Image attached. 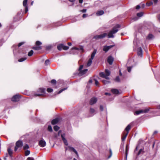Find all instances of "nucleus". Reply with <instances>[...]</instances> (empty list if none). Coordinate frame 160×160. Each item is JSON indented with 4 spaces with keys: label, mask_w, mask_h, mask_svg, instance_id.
Instances as JSON below:
<instances>
[{
    "label": "nucleus",
    "mask_w": 160,
    "mask_h": 160,
    "mask_svg": "<svg viewBox=\"0 0 160 160\" xmlns=\"http://www.w3.org/2000/svg\"><path fill=\"white\" fill-rule=\"evenodd\" d=\"M141 8V6L139 5H138L136 6V9H139Z\"/></svg>",
    "instance_id": "obj_54"
},
{
    "label": "nucleus",
    "mask_w": 160,
    "mask_h": 160,
    "mask_svg": "<svg viewBox=\"0 0 160 160\" xmlns=\"http://www.w3.org/2000/svg\"><path fill=\"white\" fill-rule=\"evenodd\" d=\"M144 13L142 12H141L137 14V16L138 17H141L143 16Z\"/></svg>",
    "instance_id": "obj_29"
},
{
    "label": "nucleus",
    "mask_w": 160,
    "mask_h": 160,
    "mask_svg": "<svg viewBox=\"0 0 160 160\" xmlns=\"http://www.w3.org/2000/svg\"><path fill=\"white\" fill-rule=\"evenodd\" d=\"M132 67H129L127 68V70L129 72H131Z\"/></svg>",
    "instance_id": "obj_49"
},
{
    "label": "nucleus",
    "mask_w": 160,
    "mask_h": 160,
    "mask_svg": "<svg viewBox=\"0 0 160 160\" xmlns=\"http://www.w3.org/2000/svg\"><path fill=\"white\" fill-rule=\"evenodd\" d=\"M138 19V18L137 17H135L134 18H133L132 19V20H133L134 21H136Z\"/></svg>",
    "instance_id": "obj_59"
},
{
    "label": "nucleus",
    "mask_w": 160,
    "mask_h": 160,
    "mask_svg": "<svg viewBox=\"0 0 160 160\" xmlns=\"http://www.w3.org/2000/svg\"><path fill=\"white\" fill-rule=\"evenodd\" d=\"M50 64V62L48 59L46 60L45 62V64L46 66Z\"/></svg>",
    "instance_id": "obj_38"
},
{
    "label": "nucleus",
    "mask_w": 160,
    "mask_h": 160,
    "mask_svg": "<svg viewBox=\"0 0 160 160\" xmlns=\"http://www.w3.org/2000/svg\"><path fill=\"white\" fill-rule=\"evenodd\" d=\"M68 148H69V150L71 151H73L76 154V155H77V156L78 157V154L76 150L74 149V148L72 147H70V146H68Z\"/></svg>",
    "instance_id": "obj_18"
},
{
    "label": "nucleus",
    "mask_w": 160,
    "mask_h": 160,
    "mask_svg": "<svg viewBox=\"0 0 160 160\" xmlns=\"http://www.w3.org/2000/svg\"><path fill=\"white\" fill-rule=\"evenodd\" d=\"M48 131L51 132L52 131V127L51 125L48 126Z\"/></svg>",
    "instance_id": "obj_36"
},
{
    "label": "nucleus",
    "mask_w": 160,
    "mask_h": 160,
    "mask_svg": "<svg viewBox=\"0 0 160 160\" xmlns=\"http://www.w3.org/2000/svg\"><path fill=\"white\" fill-rule=\"evenodd\" d=\"M65 134H63L61 135V138L62 140L63 141L64 144L68 146V142L67 141V140L64 137H65Z\"/></svg>",
    "instance_id": "obj_14"
},
{
    "label": "nucleus",
    "mask_w": 160,
    "mask_h": 160,
    "mask_svg": "<svg viewBox=\"0 0 160 160\" xmlns=\"http://www.w3.org/2000/svg\"><path fill=\"white\" fill-rule=\"evenodd\" d=\"M56 81L55 79H52L51 81V83L53 84H54L56 83Z\"/></svg>",
    "instance_id": "obj_46"
},
{
    "label": "nucleus",
    "mask_w": 160,
    "mask_h": 160,
    "mask_svg": "<svg viewBox=\"0 0 160 160\" xmlns=\"http://www.w3.org/2000/svg\"><path fill=\"white\" fill-rule=\"evenodd\" d=\"M120 27V25L119 24L116 25L112 30L110 31L108 35V38H113L114 36L113 34H115L118 32V30L117 28H119Z\"/></svg>",
    "instance_id": "obj_1"
},
{
    "label": "nucleus",
    "mask_w": 160,
    "mask_h": 160,
    "mask_svg": "<svg viewBox=\"0 0 160 160\" xmlns=\"http://www.w3.org/2000/svg\"><path fill=\"white\" fill-rule=\"evenodd\" d=\"M88 15L87 14H83V15H82V17L83 18H85V17H87L88 16Z\"/></svg>",
    "instance_id": "obj_56"
},
{
    "label": "nucleus",
    "mask_w": 160,
    "mask_h": 160,
    "mask_svg": "<svg viewBox=\"0 0 160 160\" xmlns=\"http://www.w3.org/2000/svg\"><path fill=\"white\" fill-rule=\"evenodd\" d=\"M83 65H81L80 66V67H79V68L78 69V70L80 71H81L82 70V69L83 68Z\"/></svg>",
    "instance_id": "obj_50"
},
{
    "label": "nucleus",
    "mask_w": 160,
    "mask_h": 160,
    "mask_svg": "<svg viewBox=\"0 0 160 160\" xmlns=\"http://www.w3.org/2000/svg\"><path fill=\"white\" fill-rule=\"evenodd\" d=\"M59 127L57 125H56L54 127V130L55 131H57L59 129Z\"/></svg>",
    "instance_id": "obj_35"
},
{
    "label": "nucleus",
    "mask_w": 160,
    "mask_h": 160,
    "mask_svg": "<svg viewBox=\"0 0 160 160\" xmlns=\"http://www.w3.org/2000/svg\"><path fill=\"white\" fill-rule=\"evenodd\" d=\"M33 53V51L32 50H31L28 54V55L29 56H31L32 55Z\"/></svg>",
    "instance_id": "obj_41"
},
{
    "label": "nucleus",
    "mask_w": 160,
    "mask_h": 160,
    "mask_svg": "<svg viewBox=\"0 0 160 160\" xmlns=\"http://www.w3.org/2000/svg\"><path fill=\"white\" fill-rule=\"evenodd\" d=\"M138 55L140 57H142V51L141 48L139 47L137 50Z\"/></svg>",
    "instance_id": "obj_15"
},
{
    "label": "nucleus",
    "mask_w": 160,
    "mask_h": 160,
    "mask_svg": "<svg viewBox=\"0 0 160 160\" xmlns=\"http://www.w3.org/2000/svg\"><path fill=\"white\" fill-rule=\"evenodd\" d=\"M20 97V96L19 94H16L13 97L11 100L14 102H18L19 100Z\"/></svg>",
    "instance_id": "obj_8"
},
{
    "label": "nucleus",
    "mask_w": 160,
    "mask_h": 160,
    "mask_svg": "<svg viewBox=\"0 0 160 160\" xmlns=\"http://www.w3.org/2000/svg\"><path fill=\"white\" fill-rule=\"evenodd\" d=\"M8 151L9 154L11 156L12 153V150L10 148H8Z\"/></svg>",
    "instance_id": "obj_34"
},
{
    "label": "nucleus",
    "mask_w": 160,
    "mask_h": 160,
    "mask_svg": "<svg viewBox=\"0 0 160 160\" xmlns=\"http://www.w3.org/2000/svg\"><path fill=\"white\" fill-rule=\"evenodd\" d=\"M42 44V43L41 42L39 41H38L36 42V44L37 46H39L41 45Z\"/></svg>",
    "instance_id": "obj_42"
},
{
    "label": "nucleus",
    "mask_w": 160,
    "mask_h": 160,
    "mask_svg": "<svg viewBox=\"0 0 160 160\" xmlns=\"http://www.w3.org/2000/svg\"><path fill=\"white\" fill-rule=\"evenodd\" d=\"M97 50H94L93 52L92 53L91 57L90 58V59H93L96 53Z\"/></svg>",
    "instance_id": "obj_25"
},
{
    "label": "nucleus",
    "mask_w": 160,
    "mask_h": 160,
    "mask_svg": "<svg viewBox=\"0 0 160 160\" xmlns=\"http://www.w3.org/2000/svg\"><path fill=\"white\" fill-rule=\"evenodd\" d=\"M99 75L100 77L104 78L106 79H109V78L108 77V76H106L105 75V73L103 72H101L99 73Z\"/></svg>",
    "instance_id": "obj_16"
},
{
    "label": "nucleus",
    "mask_w": 160,
    "mask_h": 160,
    "mask_svg": "<svg viewBox=\"0 0 160 160\" xmlns=\"http://www.w3.org/2000/svg\"><path fill=\"white\" fill-rule=\"evenodd\" d=\"M47 91L49 92H50L53 91V89L51 88H48L47 89Z\"/></svg>",
    "instance_id": "obj_47"
},
{
    "label": "nucleus",
    "mask_w": 160,
    "mask_h": 160,
    "mask_svg": "<svg viewBox=\"0 0 160 160\" xmlns=\"http://www.w3.org/2000/svg\"><path fill=\"white\" fill-rule=\"evenodd\" d=\"M45 89L40 88L38 89L37 92L35 93L34 95L36 96H43L45 94Z\"/></svg>",
    "instance_id": "obj_3"
},
{
    "label": "nucleus",
    "mask_w": 160,
    "mask_h": 160,
    "mask_svg": "<svg viewBox=\"0 0 160 160\" xmlns=\"http://www.w3.org/2000/svg\"><path fill=\"white\" fill-rule=\"evenodd\" d=\"M23 142L22 141L18 140L17 141L15 144L14 148V151H16L18 149L20 150L23 146Z\"/></svg>",
    "instance_id": "obj_2"
},
{
    "label": "nucleus",
    "mask_w": 160,
    "mask_h": 160,
    "mask_svg": "<svg viewBox=\"0 0 160 160\" xmlns=\"http://www.w3.org/2000/svg\"><path fill=\"white\" fill-rule=\"evenodd\" d=\"M144 152V148H143L139 150V151L138 154L137 155L138 156L139 155H141V154H143Z\"/></svg>",
    "instance_id": "obj_23"
},
{
    "label": "nucleus",
    "mask_w": 160,
    "mask_h": 160,
    "mask_svg": "<svg viewBox=\"0 0 160 160\" xmlns=\"http://www.w3.org/2000/svg\"><path fill=\"white\" fill-rule=\"evenodd\" d=\"M107 35V33H104L100 35H96L93 38V40L95 39L96 40H98L100 39L103 38L106 36Z\"/></svg>",
    "instance_id": "obj_5"
},
{
    "label": "nucleus",
    "mask_w": 160,
    "mask_h": 160,
    "mask_svg": "<svg viewBox=\"0 0 160 160\" xmlns=\"http://www.w3.org/2000/svg\"><path fill=\"white\" fill-rule=\"evenodd\" d=\"M102 82L105 84H106L108 82L106 80H103L102 81Z\"/></svg>",
    "instance_id": "obj_55"
},
{
    "label": "nucleus",
    "mask_w": 160,
    "mask_h": 160,
    "mask_svg": "<svg viewBox=\"0 0 160 160\" xmlns=\"http://www.w3.org/2000/svg\"><path fill=\"white\" fill-rule=\"evenodd\" d=\"M32 48L35 50H38L42 49L41 47L40 46H35L33 47Z\"/></svg>",
    "instance_id": "obj_31"
},
{
    "label": "nucleus",
    "mask_w": 160,
    "mask_h": 160,
    "mask_svg": "<svg viewBox=\"0 0 160 160\" xmlns=\"http://www.w3.org/2000/svg\"><path fill=\"white\" fill-rule=\"evenodd\" d=\"M88 71V69H85L83 70L80 71H79V73L78 74V75L79 76H81L84 74H85Z\"/></svg>",
    "instance_id": "obj_13"
},
{
    "label": "nucleus",
    "mask_w": 160,
    "mask_h": 160,
    "mask_svg": "<svg viewBox=\"0 0 160 160\" xmlns=\"http://www.w3.org/2000/svg\"><path fill=\"white\" fill-rule=\"evenodd\" d=\"M27 160H34L33 158L28 157L27 158Z\"/></svg>",
    "instance_id": "obj_53"
},
{
    "label": "nucleus",
    "mask_w": 160,
    "mask_h": 160,
    "mask_svg": "<svg viewBox=\"0 0 160 160\" xmlns=\"http://www.w3.org/2000/svg\"><path fill=\"white\" fill-rule=\"evenodd\" d=\"M95 84L96 85V86H98V84L99 83V82H98V81L96 79H95Z\"/></svg>",
    "instance_id": "obj_51"
},
{
    "label": "nucleus",
    "mask_w": 160,
    "mask_h": 160,
    "mask_svg": "<svg viewBox=\"0 0 160 160\" xmlns=\"http://www.w3.org/2000/svg\"><path fill=\"white\" fill-rule=\"evenodd\" d=\"M153 0V1L156 4L157 3L158 0Z\"/></svg>",
    "instance_id": "obj_61"
},
{
    "label": "nucleus",
    "mask_w": 160,
    "mask_h": 160,
    "mask_svg": "<svg viewBox=\"0 0 160 160\" xmlns=\"http://www.w3.org/2000/svg\"><path fill=\"white\" fill-rule=\"evenodd\" d=\"M23 148L24 150H27L29 148V146L28 144H26L23 146Z\"/></svg>",
    "instance_id": "obj_39"
},
{
    "label": "nucleus",
    "mask_w": 160,
    "mask_h": 160,
    "mask_svg": "<svg viewBox=\"0 0 160 160\" xmlns=\"http://www.w3.org/2000/svg\"><path fill=\"white\" fill-rule=\"evenodd\" d=\"M25 13H26L28 11V7H25Z\"/></svg>",
    "instance_id": "obj_60"
},
{
    "label": "nucleus",
    "mask_w": 160,
    "mask_h": 160,
    "mask_svg": "<svg viewBox=\"0 0 160 160\" xmlns=\"http://www.w3.org/2000/svg\"><path fill=\"white\" fill-rule=\"evenodd\" d=\"M141 7L142 8H144V7H145V5L144 4H142L141 5Z\"/></svg>",
    "instance_id": "obj_62"
},
{
    "label": "nucleus",
    "mask_w": 160,
    "mask_h": 160,
    "mask_svg": "<svg viewBox=\"0 0 160 160\" xmlns=\"http://www.w3.org/2000/svg\"><path fill=\"white\" fill-rule=\"evenodd\" d=\"M73 49L79 51L81 52H84L83 47L82 46L80 47L79 48L74 47L73 48Z\"/></svg>",
    "instance_id": "obj_17"
},
{
    "label": "nucleus",
    "mask_w": 160,
    "mask_h": 160,
    "mask_svg": "<svg viewBox=\"0 0 160 160\" xmlns=\"http://www.w3.org/2000/svg\"><path fill=\"white\" fill-rule=\"evenodd\" d=\"M104 13V11L102 10L99 11L96 13V15L98 16H100L103 14Z\"/></svg>",
    "instance_id": "obj_26"
},
{
    "label": "nucleus",
    "mask_w": 160,
    "mask_h": 160,
    "mask_svg": "<svg viewBox=\"0 0 160 160\" xmlns=\"http://www.w3.org/2000/svg\"><path fill=\"white\" fill-rule=\"evenodd\" d=\"M67 89V88H62L60 90L58 93V94H60L61 92H62L63 91H64L65 90H66Z\"/></svg>",
    "instance_id": "obj_43"
},
{
    "label": "nucleus",
    "mask_w": 160,
    "mask_h": 160,
    "mask_svg": "<svg viewBox=\"0 0 160 160\" xmlns=\"http://www.w3.org/2000/svg\"><path fill=\"white\" fill-rule=\"evenodd\" d=\"M128 135V132H126V133H124L123 136L122 138V141H124Z\"/></svg>",
    "instance_id": "obj_28"
},
{
    "label": "nucleus",
    "mask_w": 160,
    "mask_h": 160,
    "mask_svg": "<svg viewBox=\"0 0 160 160\" xmlns=\"http://www.w3.org/2000/svg\"><path fill=\"white\" fill-rule=\"evenodd\" d=\"M113 60L114 58L112 56H109L107 59V61L110 65L112 64Z\"/></svg>",
    "instance_id": "obj_12"
},
{
    "label": "nucleus",
    "mask_w": 160,
    "mask_h": 160,
    "mask_svg": "<svg viewBox=\"0 0 160 160\" xmlns=\"http://www.w3.org/2000/svg\"><path fill=\"white\" fill-rule=\"evenodd\" d=\"M39 145L41 147H44L46 145V142L42 138L40 140Z\"/></svg>",
    "instance_id": "obj_10"
},
{
    "label": "nucleus",
    "mask_w": 160,
    "mask_h": 160,
    "mask_svg": "<svg viewBox=\"0 0 160 160\" xmlns=\"http://www.w3.org/2000/svg\"><path fill=\"white\" fill-rule=\"evenodd\" d=\"M114 46V45H111L109 46H103V50L105 52H107L109 50H110L111 48H113Z\"/></svg>",
    "instance_id": "obj_9"
},
{
    "label": "nucleus",
    "mask_w": 160,
    "mask_h": 160,
    "mask_svg": "<svg viewBox=\"0 0 160 160\" xmlns=\"http://www.w3.org/2000/svg\"><path fill=\"white\" fill-rule=\"evenodd\" d=\"M110 155L108 156V158H110L111 157V155H112V152L111 150V149H110Z\"/></svg>",
    "instance_id": "obj_58"
},
{
    "label": "nucleus",
    "mask_w": 160,
    "mask_h": 160,
    "mask_svg": "<svg viewBox=\"0 0 160 160\" xmlns=\"http://www.w3.org/2000/svg\"><path fill=\"white\" fill-rule=\"evenodd\" d=\"M79 2L80 3H82L83 2V0H78Z\"/></svg>",
    "instance_id": "obj_63"
},
{
    "label": "nucleus",
    "mask_w": 160,
    "mask_h": 160,
    "mask_svg": "<svg viewBox=\"0 0 160 160\" xmlns=\"http://www.w3.org/2000/svg\"><path fill=\"white\" fill-rule=\"evenodd\" d=\"M26 59H27V58H21L18 59V61L19 62H23V61H25Z\"/></svg>",
    "instance_id": "obj_40"
},
{
    "label": "nucleus",
    "mask_w": 160,
    "mask_h": 160,
    "mask_svg": "<svg viewBox=\"0 0 160 160\" xmlns=\"http://www.w3.org/2000/svg\"><path fill=\"white\" fill-rule=\"evenodd\" d=\"M92 59L89 58L87 63V67H89L91 66L92 63Z\"/></svg>",
    "instance_id": "obj_27"
},
{
    "label": "nucleus",
    "mask_w": 160,
    "mask_h": 160,
    "mask_svg": "<svg viewBox=\"0 0 160 160\" xmlns=\"http://www.w3.org/2000/svg\"><path fill=\"white\" fill-rule=\"evenodd\" d=\"M97 101V98L96 97L92 98L90 100L89 103L91 105H92L95 103Z\"/></svg>",
    "instance_id": "obj_11"
},
{
    "label": "nucleus",
    "mask_w": 160,
    "mask_h": 160,
    "mask_svg": "<svg viewBox=\"0 0 160 160\" xmlns=\"http://www.w3.org/2000/svg\"><path fill=\"white\" fill-rule=\"evenodd\" d=\"M30 151L28 150H26L25 152V155L26 156H27L30 154Z\"/></svg>",
    "instance_id": "obj_37"
},
{
    "label": "nucleus",
    "mask_w": 160,
    "mask_h": 160,
    "mask_svg": "<svg viewBox=\"0 0 160 160\" xmlns=\"http://www.w3.org/2000/svg\"><path fill=\"white\" fill-rule=\"evenodd\" d=\"M154 38V36L152 34H149L147 37V39L148 40H152Z\"/></svg>",
    "instance_id": "obj_20"
},
{
    "label": "nucleus",
    "mask_w": 160,
    "mask_h": 160,
    "mask_svg": "<svg viewBox=\"0 0 160 160\" xmlns=\"http://www.w3.org/2000/svg\"><path fill=\"white\" fill-rule=\"evenodd\" d=\"M28 2V0H24L23 2V6L25 7H27V3Z\"/></svg>",
    "instance_id": "obj_33"
},
{
    "label": "nucleus",
    "mask_w": 160,
    "mask_h": 160,
    "mask_svg": "<svg viewBox=\"0 0 160 160\" xmlns=\"http://www.w3.org/2000/svg\"><path fill=\"white\" fill-rule=\"evenodd\" d=\"M57 48L59 50H61L62 49H63L64 50H67L68 49L69 47L68 46H65L63 44H61L57 46Z\"/></svg>",
    "instance_id": "obj_7"
},
{
    "label": "nucleus",
    "mask_w": 160,
    "mask_h": 160,
    "mask_svg": "<svg viewBox=\"0 0 160 160\" xmlns=\"http://www.w3.org/2000/svg\"><path fill=\"white\" fill-rule=\"evenodd\" d=\"M87 10L86 9H84L83 10H82L81 11V12H82L83 13L85 12H86Z\"/></svg>",
    "instance_id": "obj_57"
},
{
    "label": "nucleus",
    "mask_w": 160,
    "mask_h": 160,
    "mask_svg": "<svg viewBox=\"0 0 160 160\" xmlns=\"http://www.w3.org/2000/svg\"><path fill=\"white\" fill-rule=\"evenodd\" d=\"M105 75L106 76H108H108L110 75V72L109 70L108 69H106L105 70Z\"/></svg>",
    "instance_id": "obj_30"
},
{
    "label": "nucleus",
    "mask_w": 160,
    "mask_h": 160,
    "mask_svg": "<svg viewBox=\"0 0 160 160\" xmlns=\"http://www.w3.org/2000/svg\"><path fill=\"white\" fill-rule=\"evenodd\" d=\"M90 113L91 114V117L93 116L96 113L95 109L93 108H91L90 109Z\"/></svg>",
    "instance_id": "obj_19"
},
{
    "label": "nucleus",
    "mask_w": 160,
    "mask_h": 160,
    "mask_svg": "<svg viewBox=\"0 0 160 160\" xmlns=\"http://www.w3.org/2000/svg\"><path fill=\"white\" fill-rule=\"evenodd\" d=\"M153 4V2L152 1H151L149 2H147V6H149Z\"/></svg>",
    "instance_id": "obj_48"
},
{
    "label": "nucleus",
    "mask_w": 160,
    "mask_h": 160,
    "mask_svg": "<svg viewBox=\"0 0 160 160\" xmlns=\"http://www.w3.org/2000/svg\"><path fill=\"white\" fill-rule=\"evenodd\" d=\"M52 46L51 45L47 46L46 47V49L48 50H49L52 48Z\"/></svg>",
    "instance_id": "obj_44"
},
{
    "label": "nucleus",
    "mask_w": 160,
    "mask_h": 160,
    "mask_svg": "<svg viewBox=\"0 0 160 160\" xmlns=\"http://www.w3.org/2000/svg\"><path fill=\"white\" fill-rule=\"evenodd\" d=\"M111 92L115 94H118L119 93V91L116 89H112Z\"/></svg>",
    "instance_id": "obj_21"
},
{
    "label": "nucleus",
    "mask_w": 160,
    "mask_h": 160,
    "mask_svg": "<svg viewBox=\"0 0 160 160\" xmlns=\"http://www.w3.org/2000/svg\"><path fill=\"white\" fill-rule=\"evenodd\" d=\"M24 43V42H21L18 44V46L16 45H13L12 46V48H14L13 49V52L14 55H15V54L17 52H18V53H20V52L19 51V50H17V48L18 49L19 47L22 45Z\"/></svg>",
    "instance_id": "obj_4"
},
{
    "label": "nucleus",
    "mask_w": 160,
    "mask_h": 160,
    "mask_svg": "<svg viewBox=\"0 0 160 160\" xmlns=\"http://www.w3.org/2000/svg\"><path fill=\"white\" fill-rule=\"evenodd\" d=\"M58 122V118L53 119L52 120L51 123L53 125H55Z\"/></svg>",
    "instance_id": "obj_24"
},
{
    "label": "nucleus",
    "mask_w": 160,
    "mask_h": 160,
    "mask_svg": "<svg viewBox=\"0 0 160 160\" xmlns=\"http://www.w3.org/2000/svg\"><path fill=\"white\" fill-rule=\"evenodd\" d=\"M158 18L159 22H160V14L158 16Z\"/></svg>",
    "instance_id": "obj_64"
},
{
    "label": "nucleus",
    "mask_w": 160,
    "mask_h": 160,
    "mask_svg": "<svg viewBox=\"0 0 160 160\" xmlns=\"http://www.w3.org/2000/svg\"><path fill=\"white\" fill-rule=\"evenodd\" d=\"M129 146L127 145L126 147V152H125V160H127V158L128 154V152L129 150Z\"/></svg>",
    "instance_id": "obj_22"
},
{
    "label": "nucleus",
    "mask_w": 160,
    "mask_h": 160,
    "mask_svg": "<svg viewBox=\"0 0 160 160\" xmlns=\"http://www.w3.org/2000/svg\"><path fill=\"white\" fill-rule=\"evenodd\" d=\"M130 128L131 126L129 124L125 128V130L127 131V132H128V133L129 131L130 130Z\"/></svg>",
    "instance_id": "obj_32"
},
{
    "label": "nucleus",
    "mask_w": 160,
    "mask_h": 160,
    "mask_svg": "<svg viewBox=\"0 0 160 160\" xmlns=\"http://www.w3.org/2000/svg\"><path fill=\"white\" fill-rule=\"evenodd\" d=\"M100 109L101 111H102L103 110V108L102 105H100Z\"/></svg>",
    "instance_id": "obj_52"
},
{
    "label": "nucleus",
    "mask_w": 160,
    "mask_h": 160,
    "mask_svg": "<svg viewBox=\"0 0 160 160\" xmlns=\"http://www.w3.org/2000/svg\"><path fill=\"white\" fill-rule=\"evenodd\" d=\"M149 108H147L144 110H141L138 111H136L134 113V114L135 115H138L142 113H146L149 111Z\"/></svg>",
    "instance_id": "obj_6"
},
{
    "label": "nucleus",
    "mask_w": 160,
    "mask_h": 160,
    "mask_svg": "<svg viewBox=\"0 0 160 160\" xmlns=\"http://www.w3.org/2000/svg\"><path fill=\"white\" fill-rule=\"evenodd\" d=\"M115 81L117 82H119L120 81V79L119 77L117 76L115 79Z\"/></svg>",
    "instance_id": "obj_45"
}]
</instances>
